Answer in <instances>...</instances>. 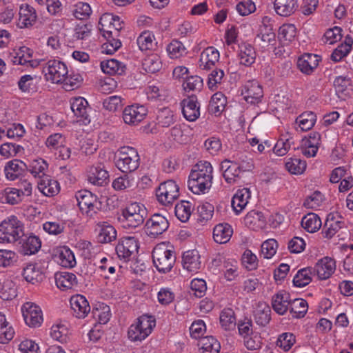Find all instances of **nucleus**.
<instances>
[{
    "label": "nucleus",
    "mask_w": 353,
    "mask_h": 353,
    "mask_svg": "<svg viewBox=\"0 0 353 353\" xmlns=\"http://www.w3.org/2000/svg\"><path fill=\"white\" fill-rule=\"evenodd\" d=\"M154 267L160 273L170 272L176 262V254L174 250L165 243L157 244L152 252Z\"/></svg>",
    "instance_id": "f257e3e1"
},
{
    "label": "nucleus",
    "mask_w": 353,
    "mask_h": 353,
    "mask_svg": "<svg viewBox=\"0 0 353 353\" xmlns=\"http://www.w3.org/2000/svg\"><path fill=\"white\" fill-rule=\"evenodd\" d=\"M23 223L17 216H11L0 223V242L14 243L24 236Z\"/></svg>",
    "instance_id": "f03ea898"
},
{
    "label": "nucleus",
    "mask_w": 353,
    "mask_h": 353,
    "mask_svg": "<svg viewBox=\"0 0 353 353\" xmlns=\"http://www.w3.org/2000/svg\"><path fill=\"white\" fill-rule=\"evenodd\" d=\"M140 158L136 149L132 147H123L119 154L116 166L123 173L135 171L139 166Z\"/></svg>",
    "instance_id": "7ed1b4c3"
},
{
    "label": "nucleus",
    "mask_w": 353,
    "mask_h": 353,
    "mask_svg": "<svg viewBox=\"0 0 353 353\" xmlns=\"http://www.w3.org/2000/svg\"><path fill=\"white\" fill-rule=\"evenodd\" d=\"M148 214L147 209L144 205L133 202L128 205L122 211L123 221L126 222V226L135 228L144 222Z\"/></svg>",
    "instance_id": "20e7f679"
},
{
    "label": "nucleus",
    "mask_w": 353,
    "mask_h": 353,
    "mask_svg": "<svg viewBox=\"0 0 353 353\" xmlns=\"http://www.w3.org/2000/svg\"><path fill=\"white\" fill-rule=\"evenodd\" d=\"M75 199L80 210L88 216L93 217L101 208V202L96 195L86 190H81L75 194Z\"/></svg>",
    "instance_id": "39448f33"
},
{
    "label": "nucleus",
    "mask_w": 353,
    "mask_h": 353,
    "mask_svg": "<svg viewBox=\"0 0 353 353\" xmlns=\"http://www.w3.org/2000/svg\"><path fill=\"white\" fill-rule=\"evenodd\" d=\"M157 201L165 206H169L179 196V187L174 180L160 183L156 190Z\"/></svg>",
    "instance_id": "423d86ee"
},
{
    "label": "nucleus",
    "mask_w": 353,
    "mask_h": 353,
    "mask_svg": "<svg viewBox=\"0 0 353 353\" xmlns=\"http://www.w3.org/2000/svg\"><path fill=\"white\" fill-rule=\"evenodd\" d=\"M43 72L47 81H50L54 83H61L65 80L68 71L64 63L52 59L46 63L43 68Z\"/></svg>",
    "instance_id": "0eeeda50"
},
{
    "label": "nucleus",
    "mask_w": 353,
    "mask_h": 353,
    "mask_svg": "<svg viewBox=\"0 0 353 353\" xmlns=\"http://www.w3.org/2000/svg\"><path fill=\"white\" fill-rule=\"evenodd\" d=\"M138 241L132 236L121 239L115 248L118 257L125 262L130 261L132 256L138 252Z\"/></svg>",
    "instance_id": "6e6552de"
},
{
    "label": "nucleus",
    "mask_w": 353,
    "mask_h": 353,
    "mask_svg": "<svg viewBox=\"0 0 353 353\" xmlns=\"http://www.w3.org/2000/svg\"><path fill=\"white\" fill-rule=\"evenodd\" d=\"M24 321L29 327H39L43 322V315L41 308L31 302H26L21 307Z\"/></svg>",
    "instance_id": "1a4fd4ad"
},
{
    "label": "nucleus",
    "mask_w": 353,
    "mask_h": 353,
    "mask_svg": "<svg viewBox=\"0 0 353 353\" xmlns=\"http://www.w3.org/2000/svg\"><path fill=\"white\" fill-rule=\"evenodd\" d=\"M182 114L188 121H195L200 116V105L197 97L194 94L188 96L180 103Z\"/></svg>",
    "instance_id": "9d476101"
},
{
    "label": "nucleus",
    "mask_w": 353,
    "mask_h": 353,
    "mask_svg": "<svg viewBox=\"0 0 353 353\" xmlns=\"http://www.w3.org/2000/svg\"><path fill=\"white\" fill-rule=\"evenodd\" d=\"M212 183V178L194 174L193 172H190L188 181L189 190L195 194H205L210 189Z\"/></svg>",
    "instance_id": "9b49d317"
},
{
    "label": "nucleus",
    "mask_w": 353,
    "mask_h": 353,
    "mask_svg": "<svg viewBox=\"0 0 353 353\" xmlns=\"http://www.w3.org/2000/svg\"><path fill=\"white\" fill-rule=\"evenodd\" d=\"M147 113L144 105H128L123 111V119L126 124L135 125L144 119Z\"/></svg>",
    "instance_id": "f8f14e48"
},
{
    "label": "nucleus",
    "mask_w": 353,
    "mask_h": 353,
    "mask_svg": "<svg viewBox=\"0 0 353 353\" xmlns=\"http://www.w3.org/2000/svg\"><path fill=\"white\" fill-rule=\"evenodd\" d=\"M241 94L248 103L255 105L261 102L263 97V92L261 85L253 80L249 81L245 84Z\"/></svg>",
    "instance_id": "ddd939ff"
},
{
    "label": "nucleus",
    "mask_w": 353,
    "mask_h": 353,
    "mask_svg": "<svg viewBox=\"0 0 353 353\" xmlns=\"http://www.w3.org/2000/svg\"><path fill=\"white\" fill-rule=\"evenodd\" d=\"M220 165L223 177L228 183H236L241 179V173L242 172L233 160L225 159L221 163Z\"/></svg>",
    "instance_id": "4468645a"
},
{
    "label": "nucleus",
    "mask_w": 353,
    "mask_h": 353,
    "mask_svg": "<svg viewBox=\"0 0 353 353\" xmlns=\"http://www.w3.org/2000/svg\"><path fill=\"white\" fill-rule=\"evenodd\" d=\"M145 227L149 235L157 236L168 228L169 223L165 216L159 214H154L147 221Z\"/></svg>",
    "instance_id": "2eb2a0df"
},
{
    "label": "nucleus",
    "mask_w": 353,
    "mask_h": 353,
    "mask_svg": "<svg viewBox=\"0 0 353 353\" xmlns=\"http://www.w3.org/2000/svg\"><path fill=\"white\" fill-rule=\"evenodd\" d=\"M70 303L73 315L78 319H84L90 312V306L85 297L81 294H76L70 298Z\"/></svg>",
    "instance_id": "dca6fc26"
},
{
    "label": "nucleus",
    "mask_w": 353,
    "mask_h": 353,
    "mask_svg": "<svg viewBox=\"0 0 353 353\" xmlns=\"http://www.w3.org/2000/svg\"><path fill=\"white\" fill-rule=\"evenodd\" d=\"M314 272L316 273L321 280L328 279L334 272L336 264L334 260L330 257H324L319 260L314 268H312Z\"/></svg>",
    "instance_id": "f3484780"
},
{
    "label": "nucleus",
    "mask_w": 353,
    "mask_h": 353,
    "mask_svg": "<svg viewBox=\"0 0 353 353\" xmlns=\"http://www.w3.org/2000/svg\"><path fill=\"white\" fill-rule=\"evenodd\" d=\"M321 58L314 54H304L299 58L297 66L304 74H311L319 65Z\"/></svg>",
    "instance_id": "a211bd4d"
},
{
    "label": "nucleus",
    "mask_w": 353,
    "mask_h": 353,
    "mask_svg": "<svg viewBox=\"0 0 353 353\" xmlns=\"http://www.w3.org/2000/svg\"><path fill=\"white\" fill-rule=\"evenodd\" d=\"M270 21L268 17H264L262 19V24L256 36L257 38L261 39L265 46L274 45L276 41V34L273 31L272 26L270 23Z\"/></svg>",
    "instance_id": "6ab92c4d"
},
{
    "label": "nucleus",
    "mask_w": 353,
    "mask_h": 353,
    "mask_svg": "<svg viewBox=\"0 0 353 353\" xmlns=\"http://www.w3.org/2000/svg\"><path fill=\"white\" fill-rule=\"evenodd\" d=\"M88 181L98 186L105 185L109 181L108 172L101 165L91 166L88 170Z\"/></svg>",
    "instance_id": "aec40b11"
},
{
    "label": "nucleus",
    "mask_w": 353,
    "mask_h": 353,
    "mask_svg": "<svg viewBox=\"0 0 353 353\" xmlns=\"http://www.w3.org/2000/svg\"><path fill=\"white\" fill-rule=\"evenodd\" d=\"M17 26L20 28H28L33 26L37 19L34 8L28 5H21L19 12Z\"/></svg>",
    "instance_id": "412c9836"
},
{
    "label": "nucleus",
    "mask_w": 353,
    "mask_h": 353,
    "mask_svg": "<svg viewBox=\"0 0 353 353\" xmlns=\"http://www.w3.org/2000/svg\"><path fill=\"white\" fill-rule=\"evenodd\" d=\"M219 59V52L214 47L205 48L200 55L199 67L203 70H210Z\"/></svg>",
    "instance_id": "4be33fe9"
},
{
    "label": "nucleus",
    "mask_w": 353,
    "mask_h": 353,
    "mask_svg": "<svg viewBox=\"0 0 353 353\" xmlns=\"http://www.w3.org/2000/svg\"><path fill=\"white\" fill-rule=\"evenodd\" d=\"M88 101L82 97L75 98L71 103V109L74 115L80 119L79 121H82L85 124L90 122L88 113Z\"/></svg>",
    "instance_id": "5701e85b"
},
{
    "label": "nucleus",
    "mask_w": 353,
    "mask_h": 353,
    "mask_svg": "<svg viewBox=\"0 0 353 353\" xmlns=\"http://www.w3.org/2000/svg\"><path fill=\"white\" fill-rule=\"evenodd\" d=\"M274 8L277 14L287 17L298 10L299 3L297 0H275Z\"/></svg>",
    "instance_id": "b1692460"
},
{
    "label": "nucleus",
    "mask_w": 353,
    "mask_h": 353,
    "mask_svg": "<svg viewBox=\"0 0 353 353\" xmlns=\"http://www.w3.org/2000/svg\"><path fill=\"white\" fill-rule=\"evenodd\" d=\"M27 169V165L22 161L13 159L7 163L4 172L8 179L14 181L19 177Z\"/></svg>",
    "instance_id": "393cba45"
},
{
    "label": "nucleus",
    "mask_w": 353,
    "mask_h": 353,
    "mask_svg": "<svg viewBox=\"0 0 353 353\" xmlns=\"http://www.w3.org/2000/svg\"><path fill=\"white\" fill-rule=\"evenodd\" d=\"M239 48L238 57L240 63L245 66L252 65L255 62L256 56L254 48L250 43H241Z\"/></svg>",
    "instance_id": "a878e982"
},
{
    "label": "nucleus",
    "mask_w": 353,
    "mask_h": 353,
    "mask_svg": "<svg viewBox=\"0 0 353 353\" xmlns=\"http://www.w3.org/2000/svg\"><path fill=\"white\" fill-rule=\"evenodd\" d=\"M20 243L21 244V252L24 255L34 254L38 252L41 247L40 239L34 234L25 236L21 240Z\"/></svg>",
    "instance_id": "bb28decb"
},
{
    "label": "nucleus",
    "mask_w": 353,
    "mask_h": 353,
    "mask_svg": "<svg viewBox=\"0 0 353 353\" xmlns=\"http://www.w3.org/2000/svg\"><path fill=\"white\" fill-rule=\"evenodd\" d=\"M290 294L281 291L274 294L272 299V306L273 310L279 315H283L289 310Z\"/></svg>",
    "instance_id": "cd10ccee"
},
{
    "label": "nucleus",
    "mask_w": 353,
    "mask_h": 353,
    "mask_svg": "<svg viewBox=\"0 0 353 353\" xmlns=\"http://www.w3.org/2000/svg\"><path fill=\"white\" fill-rule=\"evenodd\" d=\"M39 190L47 196H53L60 191L59 183L49 175L43 176L38 182Z\"/></svg>",
    "instance_id": "c85d7f7f"
},
{
    "label": "nucleus",
    "mask_w": 353,
    "mask_h": 353,
    "mask_svg": "<svg viewBox=\"0 0 353 353\" xmlns=\"http://www.w3.org/2000/svg\"><path fill=\"white\" fill-rule=\"evenodd\" d=\"M200 256L196 250H188L183 254V268L189 272H196L201 267Z\"/></svg>",
    "instance_id": "c756f323"
},
{
    "label": "nucleus",
    "mask_w": 353,
    "mask_h": 353,
    "mask_svg": "<svg viewBox=\"0 0 353 353\" xmlns=\"http://www.w3.org/2000/svg\"><path fill=\"white\" fill-rule=\"evenodd\" d=\"M100 65L104 73L110 75H123L125 73L126 70V65L123 62L115 59L102 61Z\"/></svg>",
    "instance_id": "7c9ffc66"
},
{
    "label": "nucleus",
    "mask_w": 353,
    "mask_h": 353,
    "mask_svg": "<svg viewBox=\"0 0 353 353\" xmlns=\"http://www.w3.org/2000/svg\"><path fill=\"white\" fill-rule=\"evenodd\" d=\"M55 282L57 288L61 290H70L77 285L76 275L66 272L56 273Z\"/></svg>",
    "instance_id": "2f4dec72"
},
{
    "label": "nucleus",
    "mask_w": 353,
    "mask_h": 353,
    "mask_svg": "<svg viewBox=\"0 0 353 353\" xmlns=\"http://www.w3.org/2000/svg\"><path fill=\"white\" fill-rule=\"evenodd\" d=\"M289 312L293 319H301L305 316L308 310L307 302L303 299H294L288 303Z\"/></svg>",
    "instance_id": "473e14b6"
},
{
    "label": "nucleus",
    "mask_w": 353,
    "mask_h": 353,
    "mask_svg": "<svg viewBox=\"0 0 353 353\" xmlns=\"http://www.w3.org/2000/svg\"><path fill=\"white\" fill-rule=\"evenodd\" d=\"M254 319L260 326L267 325L271 320V309L265 303L259 302L254 311Z\"/></svg>",
    "instance_id": "72a5a7b5"
},
{
    "label": "nucleus",
    "mask_w": 353,
    "mask_h": 353,
    "mask_svg": "<svg viewBox=\"0 0 353 353\" xmlns=\"http://www.w3.org/2000/svg\"><path fill=\"white\" fill-rule=\"evenodd\" d=\"M233 230L228 223H219L213 230V239L217 243L223 244L228 242L232 235Z\"/></svg>",
    "instance_id": "f704fd0d"
},
{
    "label": "nucleus",
    "mask_w": 353,
    "mask_h": 353,
    "mask_svg": "<svg viewBox=\"0 0 353 353\" xmlns=\"http://www.w3.org/2000/svg\"><path fill=\"white\" fill-rule=\"evenodd\" d=\"M251 192L248 188L239 190L232 197L231 204L236 214L241 212L248 203Z\"/></svg>",
    "instance_id": "c9c22d12"
},
{
    "label": "nucleus",
    "mask_w": 353,
    "mask_h": 353,
    "mask_svg": "<svg viewBox=\"0 0 353 353\" xmlns=\"http://www.w3.org/2000/svg\"><path fill=\"white\" fill-rule=\"evenodd\" d=\"M97 227L99 230L98 241L101 243H107L115 240L117 231L108 222H99Z\"/></svg>",
    "instance_id": "e433bc0d"
},
{
    "label": "nucleus",
    "mask_w": 353,
    "mask_h": 353,
    "mask_svg": "<svg viewBox=\"0 0 353 353\" xmlns=\"http://www.w3.org/2000/svg\"><path fill=\"white\" fill-rule=\"evenodd\" d=\"M23 276L29 283L34 284L43 279V272L41 267L37 263L28 264L23 270Z\"/></svg>",
    "instance_id": "4c0bfd02"
},
{
    "label": "nucleus",
    "mask_w": 353,
    "mask_h": 353,
    "mask_svg": "<svg viewBox=\"0 0 353 353\" xmlns=\"http://www.w3.org/2000/svg\"><path fill=\"white\" fill-rule=\"evenodd\" d=\"M343 222L336 220L334 214H328L322 230L323 237L331 239L343 227Z\"/></svg>",
    "instance_id": "58836bf2"
},
{
    "label": "nucleus",
    "mask_w": 353,
    "mask_h": 353,
    "mask_svg": "<svg viewBox=\"0 0 353 353\" xmlns=\"http://www.w3.org/2000/svg\"><path fill=\"white\" fill-rule=\"evenodd\" d=\"M321 220L315 213H308L302 218L301 226L310 233L316 232L321 228Z\"/></svg>",
    "instance_id": "ea45409f"
},
{
    "label": "nucleus",
    "mask_w": 353,
    "mask_h": 353,
    "mask_svg": "<svg viewBox=\"0 0 353 353\" xmlns=\"http://www.w3.org/2000/svg\"><path fill=\"white\" fill-rule=\"evenodd\" d=\"M334 85L339 98L345 100L350 97L351 91L350 79L341 76L337 77L334 81Z\"/></svg>",
    "instance_id": "a19ab883"
},
{
    "label": "nucleus",
    "mask_w": 353,
    "mask_h": 353,
    "mask_svg": "<svg viewBox=\"0 0 353 353\" xmlns=\"http://www.w3.org/2000/svg\"><path fill=\"white\" fill-rule=\"evenodd\" d=\"M14 335L13 327L6 321V316L0 312V343H8L13 339Z\"/></svg>",
    "instance_id": "79ce46f5"
},
{
    "label": "nucleus",
    "mask_w": 353,
    "mask_h": 353,
    "mask_svg": "<svg viewBox=\"0 0 353 353\" xmlns=\"http://www.w3.org/2000/svg\"><path fill=\"white\" fill-rule=\"evenodd\" d=\"M137 44L141 51L154 50L157 46L154 34L150 31L143 32L137 38Z\"/></svg>",
    "instance_id": "37998d69"
},
{
    "label": "nucleus",
    "mask_w": 353,
    "mask_h": 353,
    "mask_svg": "<svg viewBox=\"0 0 353 353\" xmlns=\"http://www.w3.org/2000/svg\"><path fill=\"white\" fill-rule=\"evenodd\" d=\"M23 196L21 195V192L17 188H6L0 194V201L2 203L15 205L21 202Z\"/></svg>",
    "instance_id": "c03bdc74"
},
{
    "label": "nucleus",
    "mask_w": 353,
    "mask_h": 353,
    "mask_svg": "<svg viewBox=\"0 0 353 353\" xmlns=\"http://www.w3.org/2000/svg\"><path fill=\"white\" fill-rule=\"evenodd\" d=\"M314 273L313 268L307 267L299 270L293 279V284L298 288L307 285L312 281V274Z\"/></svg>",
    "instance_id": "a18cd8bd"
},
{
    "label": "nucleus",
    "mask_w": 353,
    "mask_h": 353,
    "mask_svg": "<svg viewBox=\"0 0 353 353\" xmlns=\"http://www.w3.org/2000/svg\"><path fill=\"white\" fill-rule=\"evenodd\" d=\"M296 28L293 24H283L279 29L278 38L283 45H288L296 37Z\"/></svg>",
    "instance_id": "49530a36"
},
{
    "label": "nucleus",
    "mask_w": 353,
    "mask_h": 353,
    "mask_svg": "<svg viewBox=\"0 0 353 353\" xmlns=\"http://www.w3.org/2000/svg\"><path fill=\"white\" fill-rule=\"evenodd\" d=\"M48 168V163L44 159L39 158L32 161L27 170H28L34 177L42 179L43 176H48V174H46V171Z\"/></svg>",
    "instance_id": "de8ad7c7"
},
{
    "label": "nucleus",
    "mask_w": 353,
    "mask_h": 353,
    "mask_svg": "<svg viewBox=\"0 0 353 353\" xmlns=\"http://www.w3.org/2000/svg\"><path fill=\"white\" fill-rule=\"evenodd\" d=\"M199 345H201L203 353H219L221 349L220 343L212 336L202 337Z\"/></svg>",
    "instance_id": "09e8293b"
},
{
    "label": "nucleus",
    "mask_w": 353,
    "mask_h": 353,
    "mask_svg": "<svg viewBox=\"0 0 353 353\" xmlns=\"http://www.w3.org/2000/svg\"><path fill=\"white\" fill-rule=\"evenodd\" d=\"M58 262L65 268H73L76 260L73 252L66 246L61 248L58 252Z\"/></svg>",
    "instance_id": "8fccbe9b"
},
{
    "label": "nucleus",
    "mask_w": 353,
    "mask_h": 353,
    "mask_svg": "<svg viewBox=\"0 0 353 353\" xmlns=\"http://www.w3.org/2000/svg\"><path fill=\"white\" fill-rule=\"evenodd\" d=\"M174 113L169 108H163L158 110L157 115V123L163 128H168L174 123Z\"/></svg>",
    "instance_id": "3c124183"
},
{
    "label": "nucleus",
    "mask_w": 353,
    "mask_h": 353,
    "mask_svg": "<svg viewBox=\"0 0 353 353\" xmlns=\"http://www.w3.org/2000/svg\"><path fill=\"white\" fill-rule=\"evenodd\" d=\"M174 212L176 216L181 222L185 223L188 221L192 213L190 203L186 201H181L175 205Z\"/></svg>",
    "instance_id": "603ef678"
},
{
    "label": "nucleus",
    "mask_w": 353,
    "mask_h": 353,
    "mask_svg": "<svg viewBox=\"0 0 353 353\" xmlns=\"http://www.w3.org/2000/svg\"><path fill=\"white\" fill-rule=\"evenodd\" d=\"M233 161L239 165L242 172L251 171L254 168L253 160L244 152H237Z\"/></svg>",
    "instance_id": "864d4df0"
},
{
    "label": "nucleus",
    "mask_w": 353,
    "mask_h": 353,
    "mask_svg": "<svg viewBox=\"0 0 353 353\" xmlns=\"http://www.w3.org/2000/svg\"><path fill=\"white\" fill-rule=\"evenodd\" d=\"M306 162L298 158H289L285 163V168L293 174H301L306 168Z\"/></svg>",
    "instance_id": "5fc2aeb1"
},
{
    "label": "nucleus",
    "mask_w": 353,
    "mask_h": 353,
    "mask_svg": "<svg viewBox=\"0 0 353 353\" xmlns=\"http://www.w3.org/2000/svg\"><path fill=\"white\" fill-rule=\"evenodd\" d=\"M220 323L225 330H230L236 325V317L232 308H225L220 314Z\"/></svg>",
    "instance_id": "6e6d98bb"
},
{
    "label": "nucleus",
    "mask_w": 353,
    "mask_h": 353,
    "mask_svg": "<svg viewBox=\"0 0 353 353\" xmlns=\"http://www.w3.org/2000/svg\"><path fill=\"white\" fill-rule=\"evenodd\" d=\"M299 127L303 131L310 130L315 124L316 115L312 112H305L302 113L297 119Z\"/></svg>",
    "instance_id": "4d7b16f0"
},
{
    "label": "nucleus",
    "mask_w": 353,
    "mask_h": 353,
    "mask_svg": "<svg viewBox=\"0 0 353 353\" xmlns=\"http://www.w3.org/2000/svg\"><path fill=\"white\" fill-rule=\"evenodd\" d=\"M161 61L157 54H152L145 58L143 61V67L145 72L155 73L161 68Z\"/></svg>",
    "instance_id": "13d9d810"
},
{
    "label": "nucleus",
    "mask_w": 353,
    "mask_h": 353,
    "mask_svg": "<svg viewBox=\"0 0 353 353\" xmlns=\"http://www.w3.org/2000/svg\"><path fill=\"white\" fill-rule=\"evenodd\" d=\"M137 323L141 327V330L144 332L143 335L145 334L147 337L154 327L156 321L153 316L143 314L138 318Z\"/></svg>",
    "instance_id": "bf43d9fd"
},
{
    "label": "nucleus",
    "mask_w": 353,
    "mask_h": 353,
    "mask_svg": "<svg viewBox=\"0 0 353 353\" xmlns=\"http://www.w3.org/2000/svg\"><path fill=\"white\" fill-rule=\"evenodd\" d=\"M183 88L185 91H200L203 86V79L199 76L186 77Z\"/></svg>",
    "instance_id": "052dcab7"
},
{
    "label": "nucleus",
    "mask_w": 353,
    "mask_h": 353,
    "mask_svg": "<svg viewBox=\"0 0 353 353\" xmlns=\"http://www.w3.org/2000/svg\"><path fill=\"white\" fill-rule=\"evenodd\" d=\"M212 172L213 168L210 162L200 161L193 166L190 172H193L194 174H201L205 177L213 178Z\"/></svg>",
    "instance_id": "680f3d73"
},
{
    "label": "nucleus",
    "mask_w": 353,
    "mask_h": 353,
    "mask_svg": "<svg viewBox=\"0 0 353 353\" xmlns=\"http://www.w3.org/2000/svg\"><path fill=\"white\" fill-rule=\"evenodd\" d=\"M167 51L172 59H177L186 54V49L182 42L173 40L167 47Z\"/></svg>",
    "instance_id": "e2e57ef3"
},
{
    "label": "nucleus",
    "mask_w": 353,
    "mask_h": 353,
    "mask_svg": "<svg viewBox=\"0 0 353 353\" xmlns=\"http://www.w3.org/2000/svg\"><path fill=\"white\" fill-rule=\"evenodd\" d=\"M245 224L254 230V226L258 224L259 226H261L265 223V218L261 212L252 210L247 214L245 217Z\"/></svg>",
    "instance_id": "0e129e2a"
},
{
    "label": "nucleus",
    "mask_w": 353,
    "mask_h": 353,
    "mask_svg": "<svg viewBox=\"0 0 353 353\" xmlns=\"http://www.w3.org/2000/svg\"><path fill=\"white\" fill-rule=\"evenodd\" d=\"M296 342V337L292 333L285 332L279 335L276 345L287 352L291 349Z\"/></svg>",
    "instance_id": "69168bd1"
},
{
    "label": "nucleus",
    "mask_w": 353,
    "mask_h": 353,
    "mask_svg": "<svg viewBox=\"0 0 353 353\" xmlns=\"http://www.w3.org/2000/svg\"><path fill=\"white\" fill-rule=\"evenodd\" d=\"M278 243L274 239L264 241L261 245V254L265 259H271L276 252Z\"/></svg>",
    "instance_id": "338daca9"
},
{
    "label": "nucleus",
    "mask_w": 353,
    "mask_h": 353,
    "mask_svg": "<svg viewBox=\"0 0 353 353\" xmlns=\"http://www.w3.org/2000/svg\"><path fill=\"white\" fill-rule=\"evenodd\" d=\"M92 13L90 5L84 2H78L75 5L73 14L77 19L85 20L88 19Z\"/></svg>",
    "instance_id": "774afa93"
}]
</instances>
